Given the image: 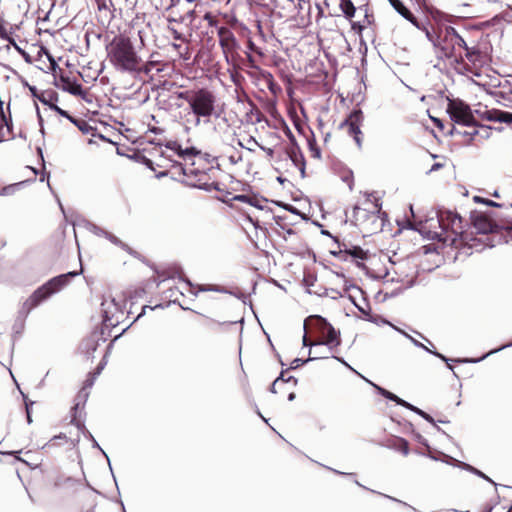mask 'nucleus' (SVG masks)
<instances>
[{"label":"nucleus","mask_w":512,"mask_h":512,"mask_svg":"<svg viewBox=\"0 0 512 512\" xmlns=\"http://www.w3.org/2000/svg\"><path fill=\"white\" fill-rule=\"evenodd\" d=\"M316 7H317V9H318V13H319V15H320V16H322V15H323V13H324V12H323V9L321 8V6H320L319 4H316Z\"/></svg>","instance_id":"obj_53"},{"label":"nucleus","mask_w":512,"mask_h":512,"mask_svg":"<svg viewBox=\"0 0 512 512\" xmlns=\"http://www.w3.org/2000/svg\"><path fill=\"white\" fill-rule=\"evenodd\" d=\"M417 439H418V441H419L420 443H422V444H424L425 446H427V447H428V445H427V443H426V440H425L422 436L418 435V436H417Z\"/></svg>","instance_id":"obj_51"},{"label":"nucleus","mask_w":512,"mask_h":512,"mask_svg":"<svg viewBox=\"0 0 512 512\" xmlns=\"http://www.w3.org/2000/svg\"><path fill=\"white\" fill-rule=\"evenodd\" d=\"M169 30L171 31L172 35H173V38L176 39V40H183V36L181 33H179L176 29L174 28H169Z\"/></svg>","instance_id":"obj_41"},{"label":"nucleus","mask_w":512,"mask_h":512,"mask_svg":"<svg viewBox=\"0 0 512 512\" xmlns=\"http://www.w3.org/2000/svg\"><path fill=\"white\" fill-rule=\"evenodd\" d=\"M393 8L406 20L411 22L416 28H420V23L414 15L404 6L400 0H388Z\"/></svg>","instance_id":"obj_13"},{"label":"nucleus","mask_w":512,"mask_h":512,"mask_svg":"<svg viewBox=\"0 0 512 512\" xmlns=\"http://www.w3.org/2000/svg\"><path fill=\"white\" fill-rule=\"evenodd\" d=\"M1 116H2V120L5 121V118H4V113L3 111L1 110Z\"/></svg>","instance_id":"obj_61"},{"label":"nucleus","mask_w":512,"mask_h":512,"mask_svg":"<svg viewBox=\"0 0 512 512\" xmlns=\"http://www.w3.org/2000/svg\"><path fill=\"white\" fill-rule=\"evenodd\" d=\"M103 322L107 327H115L124 317L125 305L121 298L115 296L105 297L101 303Z\"/></svg>","instance_id":"obj_7"},{"label":"nucleus","mask_w":512,"mask_h":512,"mask_svg":"<svg viewBox=\"0 0 512 512\" xmlns=\"http://www.w3.org/2000/svg\"><path fill=\"white\" fill-rule=\"evenodd\" d=\"M282 379H283V373H281V375L273 382V384L270 388V391L272 393H277L276 387L279 385V383H281Z\"/></svg>","instance_id":"obj_39"},{"label":"nucleus","mask_w":512,"mask_h":512,"mask_svg":"<svg viewBox=\"0 0 512 512\" xmlns=\"http://www.w3.org/2000/svg\"><path fill=\"white\" fill-rule=\"evenodd\" d=\"M344 253L347 255H350L356 259H364L365 258V253L360 247H353L352 249L345 250Z\"/></svg>","instance_id":"obj_24"},{"label":"nucleus","mask_w":512,"mask_h":512,"mask_svg":"<svg viewBox=\"0 0 512 512\" xmlns=\"http://www.w3.org/2000/svg\"><path fill=\"white\" fill-rule=\"evenodd\" d=\"M177 98L183 99L189 105L191 112L188 114L192 119L187 118L186 122L197 127L201 119L209 121L216 113V95L208 88L190 89L176 93Z\"/></svg>","instance_id":"obj_2"},{"label":"nucleus","mask_w":512,"mask_h":512,"mask_svg":"<svg viewBox=\"0 0 512 512\" xmlns=\"http://www.w3.org/2000/svg\"><path fill=\"white\" fill-rule=\"evenodd\" d=\"M478 130L481 131V133L478 135L481 139H487L490 137V127L481 125L478 127Z\"/></svg>","instance_id":"obj_31"},{"label":"nucleus","mask_w":512,"mask_h":512,"mask_svg":"<svg viewBox=\"0 0 512 512\" xmlns=\"http://www.w3.org/2000/svg\"><path fill=\"white\" fill-rule=\"evenodd\" d=\"M353 137H354V140H355V143L357 144V146L361 147V145H362L361 135H353Z\"/></svg>","instance_id":"obj_44"},{"label":"nucleus","mask_w":512,"mask_h":512,"mask_svg":"<svg viewBox=\"0 0 512 512\" xmlns=\"http://www.w3.org/2000/svg\"><path fill=\"white\" fill-rule=\"evenodd\" d=\"M493 196H494V197H496V198H499V197H500V196H499V193H498L497 191H495V192L493 193Z\"/></svg>","instance_id":"obj_59"},{"label":"nucleus","mask_w":512,"mask_h":512,"mask_svg":"<svg viewBox=\"0 0 512 512\" xmlns=\"http://www.w3.org/2000/svg\"><path fill=\"white\" fill-rule=\"evenodd\" d=\"M102 231H104L103 229L99 228V227H96L94 226L93 227V232L99 236H104V234L102 233Z\"/></svg>","instance_id":"obj_46"},{"label":"nucleus","mask_w":512,"mask_h":512,"mask_svg":"<svg viewBox=\"0 0 512 512\" xmlns=\"http://www.w3.org/2000/svg\"><path fill=\"white\" fill-rule=\"evenodd\" d=\"M363 119L361 110L353 111L349 117L341 124V127H347L349 135H361L360 123Z\"/></svg>","instance_id":"obj_11"},{"label":"nucleus","mask_w":512,"mask_h":512,"mask_svg":"<svg viewBox=\"0 0 512 512\" xmlns=\"http://www.w3.org/2000/svg\"><path fill=\"white\" fill-rule=\"evenodd\" d=\"M480 133H481V131L478 130V128H473L470 131H464L462 134L464 136L469 137L470 140H475Z\"/></svg>","instance_id":"obj_32"},{"label":"nucleus","mask_w":512,"mask_h":512,"mask_svg":"<svg viewBox=\"0 0 512 512\" xmlns=\"http://www.w3.org/2000/svg\"><path fill=\"white\" fill-rule=\"evenodd\" d=\"M372 321H373V322H375L377 325H381V324H388V325H390L393 329H394V327H395L393 324H391L390 322H388L387 320L382 319V318H381V319H373Z\"/></svg>","instance_id":"obj_42"},{"label":"nucleus","mask_w":512,"mask_h":512,"mask_svg":"<svg viewBox=\"0 0 512 512\" xmlns=\"http://www.w3.org/2000/svg\"><path fill=\"white\" fill-rule=\"evenodd\" d=\"M482 119H486L488 121L500 122L506 124H512V113L507 111H502L499 109H485L484 111L476 110L475 111Z\"/></svg>","instance_id":"obj_10"},{"label":"nucleus","mask_w":512,"mask_h":512,"mask_svg":"<svg viewBox=\"0 0 512 512\" xmlns=\"http://www.w3.org/2000/svg\"><path fill=\"white\" fill-rule=\"evenodd\" d=\"M201 290H202V291H219V289H218V288H216V287H212V286H210V287H208V288H201Z\"/></svg>","instance_id":"obj_50"},{"label":"nucleus","mask_w":512,"mask_h":512,"mask_svg":"<svg viewBox=\"0 0 512 512\" xmlns=\"http://www.w3.org/2000/svg\"><path fill=\"white\" fill-rule=\"evenodd\" d=\"M418 29L425 32L426 38L433 44L434 47H438L437 42L439 39L435 38L426 26L420 23V28Z\"/></svg>","instance_id":"obj_27"},{"label":"nucleus","mask_w":512,"mask_h":512,"mask_svg":"<svg viewBox=\"0 0 512 512\" xmlns=\"http://www.w3.org/2000/svg\"><path fill=\"white\" fill-rule=\"evenodd\" d=\"M315 156L319 157L320 152L318 150L314 151Z\"/></svg>","instance_id":"obj_60"},{"label":"nucleus","mask_w":512,"mask_h":512,"mask_svg":"<svg viewBox=\"0 0 512 512\" xmlns=\"http://www.w3.org/2000/svg\"><path fill=\"white\" fill-rule=\"evenodd\" d=\"M78 409H79V403L75 404V406L73 407L74 413H76ZM71 423L76 425L78 428L84 429V426L80 423V421L77 420L76 414L73 415V417L71 419Z\"/></svg>","instance_id":"obj_35"},{"label":"nucleus","mask_w":512,"mask_h":512,"mask_svg":"<svg viewBox=\"0 0 512 512\" xmlns=\"http://www.w3.org/2000/svg\"><path fill=\"white\" fill-rule=\"evenodd\" d=\"M102 233L104 234V237L107 238L114 245L119 246L123 250L127 251L129 254L133 253L132 249L127 244L122 242L119 238H117L115 235H113L107 231H102Z\"/></svg>","instance_id":"obj_20"},{"label":"nucleus","mask_w":512,"mask_h":512,"mask_svg":"<svg viewBox=\"0 0 512 512\" xmlns=\"http://www.w3.org/2000/svg\"><path fill=\"white\" fill-rule=\"evenodd\" d=\"M437 222L441 228V232H435V234L440 241L455 245L459 240L461 243L474 246V244H470V241L474 240L470 237L472 233L464 230L463 220L457 213L441 211L438 214Z\"/></svg>","instance_id":"obj_4"},{"label":"nucleus","mask_w":512,"mask_h":512,"mask_svg":"<svg viewBox=\"0 0 512 512\" xmlns=\"http://www.w3.org/2000/svg\"><path fill=\"white\" fill-rule=\"evenodd\" d=\"M408 409L416 412L417 414H419L420 416H422L425 420H427L428 422L432 423L433 425H435V421L434 419L429 415L427 414L426 412L420 410L419 408L415 407L412 405V407H409Z\"/></svg>","instance_id":"obj_29"},{"label":"nucleus","mask_w":512,"mask_h":512,"mask_svg":"<svg viewBox=\"0 0 512 512\" xmlns=\"http://www.w3.org/2000/svg\"><path fill=\"white\" fill-rule=\"evenodd\" d=\"M92 445H93V447H94V448H98L99 450H101V451H102V453L107 457V455H106V454H105V452L101 449V447L99 446L98 442H97L95 439H93V440H92Z\"/></svg>","instance_id":"obj_48"},{"label":"nucleus","mask_w":512,"mask_h":512,"mask_svg":"<svg viewBox=\"0 0 512 512\" xmlns=\"http://www.w3.org/2000/svg\"><path fill=\"white\" fill-rule=\"evenodd\" d=\"M335 358H336L338 361H340L341 363H343L345 366H347V367H349V368H350V366L345 362V360L340 359V358H337V357H335Z\"/></svg>","instance_id":"obj_57"},{"label":"nucleus","mask_w":512,"mask_h":512,"mask_svg":"<svg viewBox=\"0 0 512 512\" xmlns=\"http://www.w3.org/2000/svg\"><path fill=\"white\" fill-rule=\"evenodd\" d=\"M425 350H426L427 352H429V353H431V354H433V355L437 356V357H438V358H440L441 360H443V361H445V362H447V363H448L449 359H448L447 357H445L444 355H442V354H440V353H438V352H436V351L431 350V347H427V349H425Z\"/></svg>","instance_id":"obj_40"},{"label":"nucleus","mask_w":512,"mask_h":512,"mask_svg":"<svg viewBox=\"0 0 512 512\" xmlns=\"http://www.w3.org/2000/svg\"><path fill=\"white\" fill-rule=\"evenodd\" d=\"M209 18H210V14H208V13H207V14L205 15V19H209Z\"/></svg>","instance_id":"obj_62"},{"label":"nucleus","mask_w":512,"mask_h":512,"mask_svg":"<svg viewBox=\"0 0 512 512\" xmlns=\"http://www.w3.org/2000/svg\"><path fill=\"white\" fill-rule=\"evenodd\" d=\"M510 346H512V342H511V343H508V344H505V345L501 346L500 348H497V349H494V350L489 351L486 355H484L482 358L478 359L477 361H480V360H482V359L486 358L487 356H489V355H491V354H494V353H496V352H498V351H501V350H503V349H505V348H507V347H510Z\"/></svg>","instance_id":"obj_36"},{"label":"nucleus","mask_w":512,"mask_h":512,"mask_svg":"<svg viewBox=\"0 0 512 512\" xmlns=\"http://www.w3.org/2000/svg\"><path fill=\"white\" fill-rule=\"evenodd\" d=\"M26 410H27V420H28V423H31L32 419H31V416H30V411H29L28 405H26Z\"/></svg>","instance_id":"obj_52"},{"label":"nucleus","mask_w":512,"mask_h":512,"mask_svg":"<svg viewBox=\"0 0 512 512\" xmlns=\"http://www.w3.org/2000/svg\"><path fill=\"white\" fill-rule=\"evenodd\" d=\"M464 50L466 51L465 56L470 62L473 64L480 62L481 54L478 49L467 46Z\"/></svg>","instance_id":"obj_22"},{"label":"nucleus","mask_w":512,"mask_h":512,"mask_svg":"<svg viewBox=\"0 0 512 512\" xmlns=\"http://www.w3.org/2000/svg\"><path fill=\"white\" fill-rule=\"evenodd\" d=\"M70 121L72 123H74L78 127V129L81 130L82 132H84V133L88 132L89 126L86 123V121H84V120H77V119H74V118H70Z\"/></svg>","instance_id":"obj_30"},{"label":"nucleus","mask_w":512,"mask_h":512,"mask_svg":"<svg viewBox=\"0 0 512 512\" xmlns=\"http://www.w3.org/2000/svg\"><path fill=\"white\" fill-rule=\"evenodd\" d=\"M374 387L379 391V393L381 395H383L384 397H386L387 399L389 400H392L394 402H396L397 404L401 405V406H404L406 408H409V407H412V405L404 400H402L401 398H399L398 396H396L395 394L377 386V385H374Z\"/></svg>","instance_id":"obj_17"},{"label":"nucleus","mask_w":512,"mask_h":512,"mask_svg":"<svg viewBox=\"0 0 512 512\" xmlns=\"http://www.w3.org/2000/svg\"><path fill=\"white\" fill-rule=\"evenodd\" d=\"M234 199L238 200V201H241V202L249 203L250 205H252L254 207H257L259 209H263L264 208L262 203L265 202V200H260L257 197H251V196H248V195H237V196H235Z\"/></svg>","instance_id":"obj_19"},{"label":"nucleus","mask_w":512,"mask_h":512,"mask_svg":"<svg viewBox=\"0 0 512 512\" xmlns=\"http://www.w3.org/2000/svg\"><path fill=\"white\" fill-rule=\"evenodd\" d=\"M172 47H173L174 49H179V48H180V45H179V44H176V43H173V44H172Z\"/></svg>","instance_id":"obj_58"},{"label":"nucleus","mask_w":512,"mask_h":512,"mask_svg":"<svg viewBox=\"0 0 512 512\" xmlns=\"http://www.w3.org/2000/svg\"><path fill=\"white\" fill-rule=\"evenodd\" d=\"M312 344H314V342L308 343L307 336H306V334H304V336H303V345L304 346H310L312 348V347H314Z\"/></svg>","instance_id":"obj_47"},{"label":"nucleus","mask_w":512,"mask_h":512,"mask_svg":"<svg viewBox=\"0 0 512 512\" xmlns=\"http://www.w3.org/2000/svg\"><path fill=\"white\" fill-rule=\"evenodd\" d=\"M396 448L405 456L409 454L408 442L402 438L396 440Z\"/></svg>","instance_id":"obj_25"},{"label":"nucleus","mask_w":512,"mask_h":512,"mask_svg":"<svg viewBox=\"0 0 512 512\" xmlns=\"http://www.w3.org/2000/svg\"><path fill=\"white\" fill-rule=\"evenodd\" d=\"M508 512H512V508H510V509L508 510Z\"/></svg>","instance_id":"obj_64"},{"label":"nucleus","mask_w":512,"mask_h":512,"mask_svg":"<svg viewBox=\"0 0 512 512\" xmlns=\"http://www.w3.org/2000/svg\"><path fill=\"white\" fill-rule=\"evenodd\" d=\"M474 201L478 202V203H484V204H486L488 206H492V207L503 208L506 210H509V209L512 210V202H495L492 200L484 199L479 196H475Z\"/></svg>","instance_id":"obj_18"},{"label":"nucleus","mask_w":512,"mask_h":512,"mask_svg":"<svg viewBox=\"0 0 512 512\" xmlns=\"http://www.w3.org/2000/svg\"><path fill=\"white\" fill-rule=\"evenodd\" d=\"M320 347H314V350L310 349L309 354H313L314 356H310L308 360L312 361L315 359L327 358V353H323L322 350H319Z\"/></svg>","instance_id":"obj_28"},{"label":"nucleus","mask_w":512,"mask_h":512,"mask_svg":"<svg viewBox=\"0 0 512 512\" xmlns=\"http://www.w3.org/2000/svg\"><path fill=\"white\" fill-rule=\"evenodd\" d=\"M394 329L396 331H398L399 333H401L402 335H404L406 338H408L416 347H419L422 349H427V346H425L423 343H421L418 340H416L415 338H413L411 335L407 334L405 331L401 330L398 327H394Z\"/></svg>","instance_id":"obj_26"},{"label":"nucleus","mask_w":512,"mask_h":512,"mask_svg":"<svg viewBox=\"0 0 512 512\" xmlns=\"http://www.w3.org/2000/svg\"><path fill=\"white\" fill-rule=\"evenodd\" d=\"M307 327L317 330L321 338V340L314 342L313 346L322 347L325 345L330 352L340 345L339 332L321 316L313 315L308 317L304 322V328Z\"/></svg>","instance_id":"obj_6"},{"label":"nucleus","mask_w":512,"mask_h":512,"mask_svg":"<svg viewBox=\"0 0 512 512\" xmlns=\"http://www.w3.org/2000/svg\"><path fill=\"white\" fill-rule=\"evenodd\" d=\"M447 112L450 118L457 124L468 127L476 126V121L471 108L460 100H452L448 103Z\"/></svg>","instance_id":"obj_8"},{"label":"nucleus","mask_w":512,"mask_h":512,"mask_svg":"<svg viewBox=\"0 0 512 512\" xmlns=\"http://www.w3.org/2000/svg\"><path fill=\"white\" fill-rule=\"evenodd\" d=\"M364 28L363 25H359V30L361 31Z\"/></svg>","instance_id":"obj_63"},{"label":"nucleus","mask_w":512,"mask_h":512,"mask_svg":"<svg viewBox=\"0 0 512 512\" xmlns=\"http://www.w3.org/2000/svg\"><path fill=\"white\" fill-rule=\"evenodd\" d=\"M294 399H295V394L292 392V393L289 394L288 400L289 401H293Z\"/></svg>","instance_id":"obj_55"},{"label":"nucleus","mask_w":512,"mask_h":512,"mask_svg":"<svg viewBox=\"0 0 512 512\" xmlns=\"http://www.w3.org/2000/svg\"><path fill=\"white\" fill-rule=\"evenodd\" d=\"M239 145L243 148H246L247 150L249 151H254L255 150V147L258 146L260 147L261 149H264L263 146H261L257 140L250 136L247 140H246V145H244L243 143L239 142Z\"/></svg>","instance_id":"obj_23"},{"label":"nucleus","mask_w":512,"mask_h":512,"mask_svg":"<svg viewBox=\"0 0 512 512\" xmlns=\"http://www.w3.org/2000/svg\"><path fill=\"white\" fill-rule=\"evenodd\" d=\"M109 62L121 72L136 71L141 63L131 41L127 37L115 38L107 48Z\"/></svg>","instance_id":"obj_3"},{"label":"nucleus","mask_w":512,"mask_h":512,"mask_svg":"<svg viewBox=\"0 0 512 512\" xmlns=\"http://www.w3.org/2000/svg\"><path fill=\"white\" fill-rule=\"evenodd\" d=\"M340 8L346 18L351 19L355 14V6L351 0H341Z\"/></svg>","instance_id":"obj_21"},{"label":"nucleus","mask_w":512,"mask_h":512,"mask_svg":"<svg viewBox=\"0 0 512 512\" xmlns=\"http://www.w3.org/2000/svg\"><path fill=\"white\" fill-rule=\"evenodd\" d=\"M106 363H107L106 357H104L102 359V361L100 362L99 366L97 367V371L94 373V376H93L92 380L89 383L90 386L93 385L94 379L96 378L97 375H99L101 373V371L104 369Z\"/></svg>","instance_id":"obj_33"},{"label":"nucleus","mask_w":512,"mask_h":512,"mask_svg":"<svg viewBox=\"0 0 512 512\" xmlns=\"http://www.w3.org/2000/svg\"><path fill=\"white\" fill-rule=\"evenodd\" d=\"M288 155L292 162L300 168V171L302 174H304L305 167H304V158L303 155L300 153V150L297 146H292L288 150Z\"/></svg>","instance_id":"obj_16"},{"label":"nucleus","mask_w":512,"mask_h":512,"mask_svg":"<svg viewBox=\"0 0 512 512\" xmlns=\"http://www.w3.org/2000/svg\"><path fill=\"white\" fill-rule=\"evenodd\" d=\"M444 42H447L454 47V52L457 53L458 48L465 49L468 45L465 40L457 33L453 27H446L444 30Z\"/></svg>","instance_id":"obj_12"},{"label":"nucleus","mask_w":512,"mask_h":512,"mask_svg":"<svg viewBox=\"0 0 512 512\" xmlns=\"http://www.w3.org/2000/svg\"><path fill=\"white\" fill-rule=\"evenodd\" d=\"M263 150L266 151L267 154H269V155L273 154V150L271 148H268V149L264 148Z\"/></svg>","instance_id":"obj_56"},{"label":"nucleus","mask_w":512,"mask_h":512,"mask_svg":"<svg viewBox=\"0 0 512 512\" xmlns=\"http://www.w3.org/2000/svg\"><path fill=\"white\" fill-rule=\"evenodd\" d=\"M438 47H435L439 57L441 58H457L459 55L454 52V47L451 44L444 42V35L437 42Z\"/></svg>","instance_id":"obj_14"},{"label":"nucleus","mask_w":512,"mask_h":512,"mask_svg":"<svg viewBox=\"0 0 512 512\" xmlns=\"http://www.w3.org/2000/svg\"><path fill=\"white\" fill-rule=\"evenodd\" d=\"M472 228L478 234L487 235L497 230L496 223L488 217L484 212L474 211L471 214Z\"/></svg>","instance_id":"obj_9"},{"label":"nucleus","mask_w":512,"mask_h":512,"mask_svg":"<svg viewBox=\"0 0 512 512\" xmlns=\"http://www.w3.org/2000/svg\"><path fill=\"white\" fill-rule=\"evenodd\" d=\"M308 361H309L308 359H307V360H304V361H303V360H301V359H295V360L293 361V365H294V366H293V368L299 367L300 365H302V364H304V363H306V362H308Z\"/></svg>","instance_id":"obj_43"},{"label":"nucleus","mask_w":512,"mask_h":512,"mask_svg":"<svg viewBox=\"0 0 512 512\" xmlns=\"http://www.w3.org/2000/svg\"><path fill=\"white\" fill-rule=\"evenodd\" d=\"M77 275L78 273L73 271L50 279L48 282L36 289L33 294L24 302L23 310L26 313H29L40 303L64 289L70 283L71 279Z\"/></svg>","instance_id":"obj_5"},{"label":"nucleus","mask_w":512,"mask_h":512,"mask_svg":"<svg viewBox=\"0 0 512 512\" xmlns=\"http://www.w3.org/2000/svg\"><path fill=\"white\" fill-rule=\"evenodd\" d=\"M85 435H87V437H88V438H89V440H91V441H92L93 439H95V438L93 437V435H92L90 432H88V431H86V432H85Z\"/></svg>","instance_id":"obj_54"},{"label":"nucleus","mask_w":512,"mask_h":512,"mask_svg":"<svg viewBox=\"0 0 512 512\" xmlns=\"http://www.w3.org/2000/svg\"><path fill=\"white\" fill-rule=\"evenodd\" d=\"M49 107L54 110L55 112H57L59 115L63 116V117H66L67 119L70 120V118H72L65 110L61 109L60 107L54 105V104H50Z\"/></svg>","instance_id":"obj_34"},{"label":"nucleus","mask_w":512,"mask_h":512,"mask_svg":"<svg viewBox=\"0 0 512 512\" xmlns=\"http://www.w3.org/2000/svg\"><path fill=\"white\" fill-rule=\"evenodd\" d=\"M441 167H442V164H440V163H435V164L431 167L430 172H432V171H436V170H438V169H439V168H441Z\"/></svg>","instance_id":"obj_49"},{"label":"nucleus","mask_w":512,"mask_h":512,"mask_svg":"<svg viewBox=\"0 0 512 512\" xmlns=\"http://www.w3.org/2000/svg\"><path fill=\"white\" fill-rule=\"evenodd\" d=\"M166 147L175 152L178 157L182 159L183 163H180L178 167L185 177L184 181L188 186L205 191L220 190L218 183L211 179L209 171H213L212 169L200 170L195 167L196 161L194 159L200 153L194 147L183 149L176 141L168 142Z\"/></svg>","instance_id":"obj_1"},{"label":"nucleus","mask_w":512,"mask_h":512,"mask_svg":"<svg viewBox=\"0 0 512 512\" xmlns=\"http://www.w3.org/2000/svg\"><path fill=\"white\" fill-rule=\"evenodd\" d=\"M367 197H368L367 201H370V202L374 201L375 202L374 203L375 209L377 211H379L380 207H381V204L379 203V199H377L373 194H368Z\"/></svg>","instance_id":"obj_37"},{"label":"nucleus","mask_w":512,"mask_h":512,"mask_svg":"<svg viewBox=\"0 0 512 512\" xmlns=\"http://www.w3.org/2000/svg\"><path fill=\"white\" fill-rule=\"evenodd\" d=\"M290 381H293L294 385H296V383H297V380L292 376H289L288 378L283 376V379L281 380V382H290Z\"/></svg>","instance_id":"obj_45"},{"label":"nucleus","mask_w":512,"mask_h":512,"mask_svg":"<svg viewBox=\"0 0 512 512\" xmlns=\"http://www.w3.org/2000/svg\"><path fill=\"white\" fill-rule=\"evenodd\" d=\"M71 94L77 95L81 91V85L74 83L70 88L67 89Z\"/></svg>","instance_id":"obj_38"},{"label":"nucleus","mask_w":512,"mask_h":512,"mask_svg":"<svg viewBox=\"0 0 512 512\" xmlns=\"http://www.w3.org/2000/svg\"><path fill=\"white\" fill-rule=\"evenodd\" d=\"M443 461H444V462H446L447 464H452V465H458V466H461V467H463L464 469H466V470H468V471H470V472H472V473H474V474H476V475H478V476L482 477L483 479H485V480H487V481H491V479H490L488 476H486L484 473H482V472H481V471H479L478 469H476V468L472 467V466H471V465H469V464L462 463V462H460V461H458V460H456V459H454V458H452V457H450V456L445 455V459H444Z\"/></svg>","instance_id":"obj_15"}]
</instances>
